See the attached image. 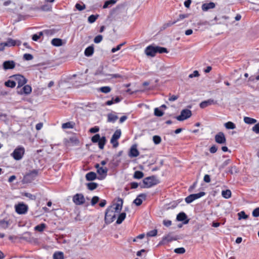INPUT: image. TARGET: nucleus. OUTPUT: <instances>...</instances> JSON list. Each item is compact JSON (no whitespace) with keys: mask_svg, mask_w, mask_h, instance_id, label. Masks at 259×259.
<instances>
[{"mask_svg":"<svg viewBox=\"0 0 259 259\" xmlns=\"http://www.w3.org/2000/svg\"><path fill=\"white\" fill-rule=\"evenodd\" d=\"M52 44L56 47L61 46L63 44L62 40L60 38H53L51 41Z\"/></svg>","mask_w":259,"mask_h":259,"instance_id":"27","label":"nucleus"},{"mask_svg":"<svg viewBox=\"0 0 259 259\" xmlns=\"http://www.w3.org/2000/svg\"><path fill=\"white\" fill-rule=\"evenodd\" d=\"M169 98L168 99V100L169 101H174L177 100L179 98L178 95H172L170 96V94H169Z\"/></svg>","mask_w":259,"mask_h":259,"instance_id":"62","label":"nucleus"},{"mask_svg":"<svg viewBox=\"0 0 259 259\" xmlns=\"http://www.w3.org/2000/svg\"><path fill=\"white\" fill-rule=\"evenodd\" d=\"M157 53H159L160 54L162 53H167L168 52L166 48L164 47H161L159 46H156Z\"/></svg>","mask_w":259,"mask_h":259,"instance_id":"43","label":"nucleus"},{"mask_svg":"<svg viewBox=\"0 0 259 259\" xmlns=\"http://www.w3.org/2000/svg\"><path fill=\"white\" fill-rule=\"evenodd\" d=\"M238 220H240L241 219H246L248 218V215L245 214V212L243 211H241L238 213Z\"/></svg>","mask_w":259,"mask_h":259,"instance_id":"44","label":"nucleus"},{"mask_svg":"<svg viewBox=\"0 0 259 259\" xmlns=\"http://www.w3.org/2000/svg\"><path fill=\"white\" fill-rule=\"evenodd\" d=\"M4 46L11 47L15 46L16 45V41L12 38H8V40L4 42Z\"/></svg>","mask_w":259,"mask_h":259,"instance_id":"32","label":"nucleus"},{"mask_svg":"<svg viewBox=\"0 0 259 259\" xmlns=\"http://www.w3.org/2000/svg\"><path fill=\"white\" fill-rule=\"evenodd\" d=\"M252 131L256 134H259V123L254 125L252 127Z\"/></svg>","mask_w":259,"mask_h":259,"instance_id":"58","label":"nucleus"},{"mask_svg":"<svg viewBox=\"0 0 259 259\" xmlns=\"http://www.w3.org/2000/svg\"><path fill=\"white\" fill-rule=\"evenodd\" d=\"M115 3H116V1H115V0L107 1L105 2V3L103 6V9L107 8L110 6H112V5H114V4H115Z\"/></svg>","mask_w":259,"mask_h":259,"instance_id":"38","label":"nucleus"},{"mask_svg":"<svg viewBox=\"0 0 259 259\" xmlns=\"http://www.w3.org/2000/svg\"><path fill=\"white\" fill-rule=\"evenodd\" d=\"M11 77L14 78L17 81L18 88L24 85L27 81V79L24 76L19 74L14 75Z\"/></svg>","mask_w":259,"mask_h":259,"instance_id":"6","label":"nucleus"},{"mask_svg":"<svg viewBox=\"0 0 259 259\" xmlns=\"http://www.w3.org/2000/svg\"><path fill=\"white\" fill-rule=\"evenodd\" d=\"M32 91L31 87L29 85H24L20 91H18V93L19 94H26L28 95L31 93Z\"/></svg>","mask_w":259,"mask_h":259,"instance_id":"18","label":"nucleus"},{"mask_svg":"<svg viewBox=\"0 0 259 259\" xmlns=\"http://www.w3.org/2000/svg\"><path fill=\"white\" fill-rule=\"evenodd\" d=\"M38 174V170L36 169H34L32 171H31L30 172L28 173L26 176L25 178L26 179H33L34 178H35Z\"/></svg>","mask_w":259,"mask_h":259,"instance_id":"24","label":"nucleus"},{"mask_svg":"<svg viewBox=\"0 0 259 259\" xmlns=\"http://www.w3.org/2000/svg\"><path fill=\"white\" fill-rule=\"evenodd\" d=\"M252 215L254 217L259 216V207H257L253 210Z\"/></svg>","mask_w":259,"mask_h":259,"instance_id":"59","label":"nucleus"},{"mask_svg":"<svg viewBox=\"0 0 259 259\" xmlns=\"http://www.w3.org/2000/svg\"><path fill=\"white\" fill-rule=\"evenodd\" d=\"M228 172L231 174H233L237 173L238 171L236 166H233L230 167Z\"/></svg>","mask_w":259,"mask_h":259,"instance_id":"50","label":"nucleus"},{"mask_svg":"<svg viewBox=\"0 0 259 259\" xmlns=\"http://www.w3.org/2000/svg\"><path fill=\"white\" fill-rule=\"evenodd\" d=\"M215 141L220 144H225L226 143V139L225 134L223 132H219L214 137Z\"/></svg>","mask_w":259,"mask_h":259,"instance_id":"12","label":"nucleus"},{"mask_svg":"<svg viewBox=\"0 0 259 259\" xmlns=\"http://www.w3.org/2000/svg\"><path fill=\"white\" fill-rule=\"evenodd\" d=\"M108 171V169L106 167L103 168L102 167H100L97 169V172L100 175H104V176L103 177V178L105 177V176L107 175V173Z\"/></svg>","mask_w":259,"mask_h":259,"instance_id":"31","label":"nucleus"},{"mask_svg":"<svg viewBox=\"0 0 259 259\" xmlns=\"http://www.w3.org/2000/svg\"><path fill=\"white\" fill-rule=\"evenodd\" d=\"M16 65L15 62L13 60L6 61L3 62V67L4 69L7 70L8 69H13Z\"/></svg>","mask_w":259,"mask_h":259,"instance_id":"13","label":"nucleus"},{"mask_svg":"<svg viewBox=\"0 0 259 259\" xmlns=\"http://www.w3.org/2000/svg\"><path fill=\"white\" fill-rule=\"evenodd\" d=\"M191 116V111L187 109H185L181 111V114L176 117V118L179 121H183L190 117Z\"/></svg>","mask_w":259,"mask_h":259,"instance_id":"5","label":"nucleus"},{"mask_svg":"<svg viewBox=\"0 0 259 259\" xmlns=\"http://www.w3.org/2000/svg\"><path fill=\"white\" fill-rule=\"evenodd\" d=\"M9 225L10 223L8 221H6L5 220H0V227L2 228L6 229L8 228Z\"/></svg>","mask_w":259,"mask_h":259,"instance_id":"33","label":"nucleus"},{"mask_svg":"<svg viewBox=\"0 0 259 259\" xmlns=\"http://www.w3.org/2000/svg\"><path fill=\"white\" fill-rule=\"evenodd\" d=\"M75 123L73 122H67L62 124L63 128H72L74 127Z\"/></svg>","mask_w":259,"mask_h":259,"instance_id":"34","label":"nucleus"},{"mask_svg":"<svg viewBox=\"0 0 259 259\" xmlns=\"http://www.w3.org/2000/svg\"><path fill=\"white\" fill-rule=\"evenodd\" d=\"M53 259H64V254L62 252H55L53 254Z\"/></svg>","mask_w":259,"mask_h":259,"instance_id":"29","label":"nucleus"},{"mask_svg":"<svg viewBox=\"0 0 259 259\" xmlns=\"http://www.w3.org/2000/svg\"><path fill=\"white\" fill-rule=\"evenodd\" d=\"M118 116L112 113H109L107 115V121L109 122H114L118 119Z\"/></svg>","mask_w":259,"mask_h":259,"instance_id":"25","label":"nucleus"},{"mask_svg":"<svg viewBox=\"0 0 259 259\" xmlns=\"http://www.w3.org/2000/svg\"><path fill=\"white\" fill-rule=\"evenodd\" d=\"M157 234V231L156 229L151 230L147 233V236L148 237L155 236Z\"/></svg>","mask_w":259,"mask_h":259,"instance_id":"49","label":"nucleus"},{"mask_svg":"<svg viewBox=\"0 0 259 259\" xmlns=\"http://www.w3.org/2000/svg\"><path fill=\"white\" fill-rule=\"evenodd\" d=\"M75 8L78 11H82L85 8V5L84 4H83L82 5H81L80 4L77 3L75 5Z\"/></svg>","mask_w":259,"mask_h":259,"instance_id":"53","label":"nucleus"},{"mask_svg":"<svg viewBox=\"0 0 259 259\" xmlns=\"http://www.w3.org/2000/svg\"><path fill=\"white\" fill-rule=\"evenodd\" d=\"M244 121L247 124H254L256 122V120L249 117H245Z\"/></svg>","mask_w":259,"mask_h":259,"instance_id":"35","label":"nucleus"},{"mask_svg":"<svg viewBox=\"0 0 259 259\" xmlns=\"http://www.w3.org/2000/svg\"><path fill=\"white\" fill-rule=\"evenodd\" d=\"M144 185L141 186V188H150L159 183V180L155 176L146 177L143 180Z\"/></svg>","mask_w":259,"mask_h":259,"instance_id":"2","label":"nucleus"},{"mask_svg":"<svg viewBox=\"0 0 259 259\" xmlns=\"http://www.w3.org/2000/svg\"><path fill=\"white\" fill-rule=\"evenodd\" d=\"M99 197L98 196H94L91 200L92 205H95L99 201Z\"/></svg>","mask_w":259,"mask_h":259,"instance_id":"54","label":"nucleus"},{"mask_svg":"<svg viewBox=\"0 0 259 259\" xmlns=\"http://www.w3.org/2000/svg\"><path fill=\"white\" fill-rule=\"evenodd\" d=\"M231 160L230 159L226 160L220 166V168H224L227 165H228L230 163Z\"/></svg>","mask_w":259,"mask_h":259,"instance_id":"60","label":"nucleus"},{"mask_svg":"<svg viewBox=\"0 0 259 259\" xmlns=\"http://www.w3.org/2000/svg\"><path fill=\"white\" fill-rule=\"evenodd\" d=\"M187 216L184 212H180L177 216V220L178 221H184V224H187L189 222V220L187 219Z\"/></svg>","mask_w":259,"mask_h":259,"instance_id":"17","label":"nucleus"},{"mask_svg":"<svg viewBox=\"0 0 259 259\" xmlns=\"http://www.w3.org/2000/svg\"><path fill=\"white\" fill-rule=\"evenodd\" d=\"M163 224L166 227H169L171 225V221L170 220H163Z\"/></svg>","mask_w":259,"mask_h":259,"instance_id":"64","label":"nucleus"},{"mask_svg":"<svg viewBox=\"0 0 259 259\" xmlns=\"http://www.w3.org/2000/svg\"><path fill=\"white\" fill-rule=\"evenodd\" d=\"M100 91L104 93H108L111 91L109 87H103L100 88Z\"/></svg>","mask_w":259,"mask_h":259,"instance_id":"52","label":"nucleus"},{"mask_svg":"<svg viewBox=\"0 0 259 259\" xmlns=\"http://www.w3.org/2000/svg\"><path fill=\"white\" fill-rule=\"evenodd\" d=\"M125 217H126L125 212H123L120 213L119 214L117 220L116 221V224H121L122 222H123V221L125 219Z\"/></svg>","mask_w":259,"mask_h":259,"instance_id":"28","label":"nucleus"},{"mask_svg":"<svg viewBox=\"0 0 259 259\" xmlns=\"http://www.w3.org/2000/svg\"><path fill=\"white\" fill-rule=\"evenodd\" d=\"M140 197L145 199L146 195L144 193L140 194L138 195L137 198L134 200L133 203H135L137 206H140L142 203V200L140 198Z\"/></svg>","mask_w":259,"mask_h":259,"instance_id":"20","label":"nucleus"},{"mask_svg":"<svg viewBox=\"0 0 259 259\" xmlns=\"http://www.w3.org/2000/svg\"><path fill=\"white\" fill-rule=\"evenodd\" d=\"M178 238L177 237H173L170 234H168L162 238V241L163 243H164L165 242H169L172 240H176Z\"/></svg>","mask_w":259,"mask_h":259,"instance_id":"26","label":"nucleus"},{"mask_svg":"<svg viewBox=\"0 0 259 259\" xmlns=\"http://www.w3.org/2000/svg\"><path fill=\"white\" fill-rule=\"evenodd\" d=\"M72 200L77 205L83 204L85 202V198L82 194L77 193L73 196Z\"/></svg>","mask_w":259,"mask_h":259,"instance_id":"9","label":"nucleus"},{"mask_svg":"<svg viewBox=\"0 0 259 259\" xmlns=\"http://www.w3.org/2000/svg\"><path fill=\"white\" fill-rule=\"evenodd\" d=\"M98 186V184L94 182H91L87 184L88 188L91 191L96 189Z\"/></svg>","mask_w":259,"mask_h":259,"instance_id":"37","label":"nucleus"},{"mask_svg":"<svg viewBox=\"0 0 259 259\" xmlns=\"http://www.w3.org/2000/svg\"><path fill=\"white\" fill-rule=\"evenodd\" d=\"M92 141L93 143H98L99 147L100 149H103L104 145L106 143V139L105 137H100L99 134H96L92 137Z\"/></svg>","mask_w":259,"mask_h":259,"instance_id":"3","label":"nucleus"},{"mask_svg":"<svg viewBox=\"0 0 259 259\" xmlns=\"http://www.w3.org/2000/svg\"><path fill=\"white\" fill-rule=\"evenodd\" d=\"M205 194V193L204 192H200L197 194H190L185 198V201L187 203H190L194 200L203 196Z\"/></svg>","mask_w":259,"mask_h":259,"instance_id":"8","label":"nucleus"},{"mask_svg":"<svg viewBox=\"0 0 259 259\" xmlns=\"http://www.w3.org/2000/svg\"><path fill=\"white\" fill-rule=\"evenodd\" d=\"M222 195L224 198L228 199L231 197V191L229 189L223 190L222 192Z\"/></svg>","mask_w":259,"mask_h":259,"instance_id":"30","label":"nucleus"},{"mask_svg":"<svg viewBox=\"0 0 259 259\" xmlns=\"http://www.w3.org/2000/svg\"><path fill=\"white\" fill-rule=\"evenodd\" d=\"M97 178V175L95 172L91 171L87 173L85 175V179L88 181H92L95 180Z\"/></svg>","mask_w":259,"mask_h":259,"instance_id":"22","label":"nucleus"},{"mask_svg":"<svg viewBox=\"0 0 259 259\" xmlns=\"http://www.w3.org/2000/svg\"><path fill=\"white\" fill-rule=\"evenodd\" d=\"M144 177V173L141 171L137 170L134 174V178L136 179H140Z\"/></svg>","mask_w":259,"mask_h":259,"instance_id":"36","label":"nucleus"},{"mask_svg":"<svg viewBox=\"0 0 259 259\" xmlns=\"http://www.w3.org/2000/svg\"><path fill=\"white\" fill-rule=\"evenodd\" d=\"M103 39V36L102 35H98L96 36L94 39V41L96 44L100 42Z\"/></svg>","mask_w":259,"mask_h":259,"instance_id":"51","label":"nucleus"},{"mask_svg":"<svg viewBox=\"0 0 259 259\" xmlns=\"http://www.w3.org/2000/svg\"><path fill=\"white\" fill-rule=\"evenodd\" d=\"M43 35L42 32H39V34H34L32 35V39L34 41H37L41 36Z\"/></svg>","mask_w":259,"mask_h":259,"instance_id":"47","label":"nucleus"},{"mask_svg":"<svg viewBox=\"0 0 259 259\" xmlns=\"http://www.w3.org/2000/svg\"><path fill=\"white\" fill-rule=\"evenodd\" d=\"M139 152L138 150L137 149V145L136 144H134L132 145V146L131 147L128 156L130 157H136L139 156Z\"/></svg>","mask_w":259,"mask_h":259,"instance_id":"14","label":"nucleus"},{"mask_svg":"<svg viewBox=\"0 0 259 259\" xmlns=\"http://www.w3.org/2000/svg\"><path fill=\"white\" fill-rule=\"evenodd\" d=\"M225 126L227 129L233 130L236 128L235 124L231 121H228L225 123Z\"/></svg>","mask_w":259,"mask_h":259,"instance_id":"39","label":"nucleus"},{"mask_svg":"<svg viewBox=\"0 0 259 259\" xmlns=\"http://www.w3.org/2000/svg\"><path fill=\"white\" fill-rule=\"evenodd\" d=\"M24 195L28 198H29L31 200H35L36 199V196L34 195H32L29 193H25Z\"/></svg>","mask_w":259,"mask_h":259,"instance_id":"56","label":"nucleus"},{"mask_svg":"<svg viewBox=\"0 0 259 259\" xmlns=\"http://www.w3.org/2000/svg\"><path fill=\"white\" fill-rule=\"evenodd\" d=\"M5 85L7 87L13 88L16 86V82L13 80H8L5 82Z\"/></svg>","mask_w":259,"mask_h":259,"instance_id":"41","label":"nucleus"},{"mask_svg":"<svg viewBox=\"0 0 259 259\" xmlns=\"http://www.w3.org/2000/svg\"><path fill=\"white\" fill-rule=\"evenodd\" d=\"M99 15H91L88 17V20L90 23H93L96 21V20L99 17Z\"/></svg>","mask_w":259,"mask_h":259,"instance_id":"40","label":"nucleus"},{"mask_svg":"<svg viewBox=\"0 0 259 259\" xmlns=\"http://www.w3.org/2000/svg\"><path fill=\"white\" fill-rule=\"evenodd\" d=\"M145 53L148 56L154 57L157 53L156 46H148L145 50Z\"/></svg>","mask_w":259,"mask_h":259,"instance_id":"11","label":"nucleus"},{"mask_svg":"<svg viewBox=\"0 0 259 259\" xmlns=\"http://www.w3.org/2000/svg\"><path fill=\"white\" fill-rule=\"evenodd\" d=\"M120 130H117L112 135L110 142L113 144V147L116 148L118 146V142L117 140L121 136Z\"/></svg>","mask_w":259,"mask_h":259,"instance_id":"7","label":"nucleus"},{"mask_svg":"<svg viewBox=\"0 0 259 259\" xmlns=\"http://www.w3.org/2000/svg\"><path fill=\"white\" fill-rule=\"evenodd\" d=\"M125 44V42L120 44L119 45H118L116 48H113L111 50L112 53H115V52L119 50L121 48V47Z\"/></svg>","mask_w":259,"mask_h":259,"instance_id":"57","label":"nucleus"},{"mask_svg":"<svg viewBox=\"0 0 259 259\" xmlns=\"http://www.w3.org/2000/svg\"><path fill=\"white\" fill-rule=\"evenodd\" d=\"M185 249L184 247H180L176 248L174 252L178 254H183L185 252Z\"/></svg>","mask_w":259,"mask_h":259,"instance_id":"48","label":"nucleus"},{"mask_svg":"<svg viewBox=\"0 0 259 259\" xmlns=\"http://www.w3.org/2000/svg\"><path fill=\"white\" fill-rule=\"evenodd\" d=\"M117 212L114 211V206H109L105 212V222L106 224H110L113 222L116 217Z\"/></svg>","mask_w":259,"mask_h":259,"instance_id":"1","label":"nucleus"},{"mask_svg":"<svg viewBox=\"0 0 259 259\" xmlns=\"http://www.w3.org/2000/svg\"><path fill=\"white\" fill-rule=\"evenodd\" d=\"M164 113L161 110H160L158 108H156L154 109V114L155 116L158 117H161L163 115Z\"/></svg>","mask_w":259,"mask_h":259,"instance_id":"45","label":"nucleus"},{"mask_svg":"<svg viewBox=\"0 0 259 259\" xmlns=\"http://www.w3.org/2000/svg\"><path fill=\"white\" fill-rule=\"evenodd\" d=\"M217 147L215 145H213L210 148L209 151L211 153H214L217 151Z\"/></svg>","mask_w":259,"mask_h":259,"instance_id":"63","label":"nucleus"},{"mask_svg":"<svg viewBox=\"0 0 259 259\" xmlns=\"http://www.w3.org/2000/svg\"><path fill=\"white\" fill-rule=\"evenodd\" d=\"M217 104V101H214L213 99H209L207 100L204 101L200 104V107L201 108H205L206 107Z\"/></svg>","mask_w":259,"mask_h":259,"instance_id":"15","label":"nucleus"},{"mask_svg":"<svg viewBox=\"0 0 259 259\" xmlns=\"http://www.w3.org/2000/svg\"><path fill=\"white\" fill-rule=\"evenodd\" d=\"M25 153V149L21 146L17 147L11 154L14 159L19 160L22 159Z\"/></svg>","mask_w":259,"mask_h":259,"instance_id":"4","label":"nucleus"},{"mask_svg":"<svg viewBox=\"0 0 259 259\" xmlns=\"http://www.w3.org/2000/svg\"><path fill=\"white\" fill-rule=\"evenodd\" d=\"M199 76V72L197 70H195L193 72V73L192 74H190L189 75V78H193L194 77H198Z\"/></svg>","mask_w":259,"mask_h":259,"instance_id":"61","label":"nucleus"},{"mask_svg":"<svg viewBox=\"0 0 259 259\" xmlns=\"http://www.w3.org/2000/svg\"><path fill=\"white\" fill-rule=\"evenodd\" d=\"M33 57L31 54H25L23 55V58L25 60H31L33 59Z\"/></svg>","mask_w":259,"mask_h":259,"instance_id":"55","label":"nucleus"},{"mask_svg":"<svg viewBox=\"0 0 259 259\" xmlns=\"http://www.w3.org/2000/svg\"><path fill=\"white\" fill-rule=\"evenodd\" d=\"M15 210L18 214H25L28 210V206L24 203H19L15 206Z\"/></svg>","mask_w":259,"mask_h":259,"instance_id":"10","label":"nucleus"},{"mask_svg":"<svg viewBox=\"0 0 259 259\" xmlns=\"http://www.w3.org/2000/svg\"><path fill=\"white\" fill-rule=\"evenodd\" d=\"M94 51V48L93 46L92 45V46H89L85 49V50L84 51V55H85V56H86L87 57H90L93 54Z\"/></svg>","mask_w":259,"mask_h":259,"instance_id":"23","label":"nucleus"},{"mask_svg":"<svg viewBox=\"0 0 259 259\" xmlns=\"http://www.w3.org/2000/svg\"><path fill=\"white\" fill-rule=\"evenodd\" d=\"M153 142L156 145H157V144H160L161 143V139L160 136L156 135V136H154L153 137Z\"/></svg>","mask_w":259,"mask_h":259,"instance_id":"46","label":"nucleus"},{"mask_svg":"<svg viewBox=\"0 0 259 259\" xmlns=\"http://www.w3.org/2000/svg\"><path fill=\"white\" fill-rule=\"evenodd\" d=\"M79 143V140L75 137H72L69 138L66 143L67 146L77 145Z\"/></svg>","mask_w":259,"mask_h":259,"instance_id":"19","label":"nucleus"},{"mask_svg":"<svg viewBox=\"0 0 259 259\" xmlns=\"http://www.w3.org/2000/svg\"><path fill=\"white\" fill-rule=\"evenodd\" d=\"M215 4L213 2L203 4L202 6V9L204 11H206L210 9H213L215 7Z\"/></svg>","mask_w":259,"mask_h":259,"instance_id":"21","label":"nucleus"},{"mask_svg":"<svg viewBox=\"0 0 259 259\" xmlns=\"http://www.w3.org/2000/svg\"><path fill=\"white\" fill-rule=\"evenodd\" d=\"M122 199L120 198H118L117 200V203L114 204L112 205L114 206V211H115L118 213H119L122 209Z\"/></svg>","mask_w":259,"mask_h":259,"instance_id":"16","label":"nucleus"},{"mask_svg":"<svg viewBox=\"0 0 259 259\" xmlns=\"http://www.w3.org/2000/svg\"><path fill=\"white\" fill-rule=\"evenodd\" d=\"M46 226L45 224L42 223L35 227L34 230L38 232H42Z\"/></svg>","mask_w":259,"mask_h":259,"instance_id":"42","label":"nucleus"}]
</instances>
